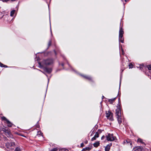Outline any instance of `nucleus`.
I'll return each instance as SVG.
<instances>
[{"mask_svg": "<svg viewBox=\"0 0 151 151\" xmlns=\"http://www.w3.org/2000/svg\"><path fill=\"white\" fill-rule=\"evenodd\" d=\"M51 43H52L51 40H49L48 43V47H49L51 45Z\"/></svg>", "mask_w": 151, "mask_h": 151, "instance_id": "nucleus-24", "label": "nucleus"}, {"mask_svg": "<svg viewBox=\"0 0 151 151\" xmlns=\"http://www.w3.org/2000/svg\"><path fill=\"white\" fill-rule=\"evenodd\" d=\"M106 139L108 141H113L116 139V137L114 136L113 134H108L106 136Z\"/></svg>", "mask_w": 151, "mask_h": 151, "instance_id": "nucleus-4", "label": "nucleus"}, {"mask_svg": "<svg viewBox=\"0 0 151 151\" xmlns=\"http://www.w3.org/2000/svg\"><path fill=\"white\" fill-rule=\"evenodd\" d=\"M83 146H84V144H83V143H82L81 144V147H83Z\"/></svg>", "mask_w": 151, "mask_h": 151, "instance_id": "nucleus-33", "label": "nucleus"}, {"mask_svg": "<svg viewBox=\"0 0 151 151\" xmlns=\"http://www.w3.org/2000/svg\"><path fill=\"white\" fill-rule=\"evenodd\" d=\"M53 63V60L52 59H48L43 60L42 62H38L40 67H42L44 65H51Z\"/></svg>", "mask_w": 151, "mask_h": 151, "instance_id": "nucleus-2", "label": "nucleus"}, {"mask_svg": "<svg viewBox=\"0 0 151 151\" xmlns=\"http://www.w3.org/2000/svg\"><path fill=\"white\" fill-rule=\"evenodd\" d=\"M112 114V113L109 111L106 112V116L107 118L111 121L113 120V117H112V115H111Z\"/></svg>", "mask_w": 151, "mask_h": 151, "instance_id": "nucleus-5", "label": "nucleus"}, {"mask_svg": "<svg viewBox=\"0 0 151 151\" xmlns=\"http://www.w3.org/2000/svg\"><path fill=\"white\" fill-rule=\"evenodd\" d=\"M15 12V10H13L11 12L10 16L12 17H13L14 14Z\"/></svg>", "mask_w": 151, "mask_h": 151, "instance_id": "nucleus-18", "label": "nucleus"}, {"mask_svg": "<svg viewBox=\"0 0 151 151\" xmlns=\"http://www.w3.org/2000/svg\"><path fill=\"white\" fill-rule=\"evenodd\" d=\"M117 109L116 110L115 115L117 121L119 124L122 122V118L121 110V107L119 105L117 106Z\"/></svg>", "mask_w": 151, "mask_h": 151, "instance_id": "nucleus-1", "label": "nucleus"}, {"mask_svg": "<svg viewBox=\"0 0 151 151\" xmlns=\"http://www.w3.org/2000/svg\"><path fill=\"white\" fill-rule=\"evenodd\" d=\"M6 135L8 137H12V135L11 133V132L9 130V129H8L6 132L5 133Z\"/></svg>", "mask_w": 151, "mask_h": 151, "instance_id": "nucleus-6", "label": "nucleus"}, {"mask_svg": "<svg viewBox=\"0 0 151 151\" xmlns=\"http://www.w3.org/2000/svg\"><path fill=\"white\" fill-rule=\"evenodd\" d=\"M104 96H102V98H104Z\"/></svg>", "mask_w": 151, "mask_h": 151, "instance_id": "nucleus-39", "label": "nucleus"}, {"mask_svg": "<svg viewBox=\"0 0 151 151\" xmlns=\"http://www.w3.org/2000/svg\"><path fill=\"white\" fill-rule=\"evenodd\" d=\"M6 123L7 124V126L8 127H12V124L9 120L7 121Z\"/></svg>", "mask_w": 151, "mask_h": 151, "instance_id": "nucleus-11", "label": "nucleus"}, {"mask_svg": "<svg viewBox=\"0 0 151 151\" xmlns=\"http://www.w3.org/2000/svg\"><path fill=\"white\" fill-rule=\"evenodd\" d=\"M124 144H127L128 145H131L132 144L131 141L129 139L124 140Z\"/></svg>", "mask_w": 151, "mask_h": 151, "instance_id": "nucleus-9", "label": "nucleus"}, {"mask_svg": "<svg viewBox=\"0 0 151 151\" xmlns=\"http://www.w3.org/2000/svg\"><path fill=\"white\" fill-rule=\"evenodd\" d=\"M83 77L85 78L88 79V80L91 81L92 80V78L90 76H83Z\"/></svg>", "mask_w": 151, "mask_h": 151, "instance_id": "nucleus-15", "label": "nucleus"}, {"mask_svg": "<svg viewBox=\"0 0 151 151\" xmlns=\"http://www.w3.org/2000/svg\"><path fill=\"white\" fill-rule=\"evenodd\" d=\"M129 68H133V65L132 64L130 63L129 65Z\"/></svg>", "mask_w": 151, "mask_h": 151, "instance_id": "nucleus-29", "label": "nucleus"}, {"mask_svg": "<svg viewBox=\"0 0 151 151\" xmlns=\"http://www.w3.org/2000/svg\"><path fill=\"white\" fill-rule=\"evenodd\" d=\"M105 138V137L104 136H103L101 138V139L102 140H103Z\"/></svg>", "mask_w": 151, "mask_h": 151, "instance_id": "nucleus-34", "label": "nucleus"}, {"mask_svg": "<svg viewBox=\"0 0 151 151\" xmlns=\"http://www.w3.org/2000/svg\"><path fill=\"white\" fill-rule=\"evenodd\" d=\"M147 66L149 70H151V65H147Z\"/></svg>", "mask_w": 151, "mask_h": 151, "instance_id": "nucleus-25", "label": "nucleus"}, {"mask_svg": "<svg viewBox=\"0 0 151 151\" xmlns=\"http://www.w3.org/2000/svg\"><path fill=\"white\" fill-rule=\"evenodd\" d=\"M142 149V147H139L137 148L135 150V151H141Z\"/></svg>", "mask_w": 151, "mask_h": 151, "instance_id": "nucleus-13", "label": "nucleus"}, {"mask_svg": "<svg viewBox=\"0 0 151 151\" xmlns=\"http://www.w3.org/2000/svg\"><path fill=\"white\" fill-rule=\"evenodd\" d=\"M96 138L95 137V136H94L93 137V138H91V141H93V140H96Z\"/></svg>", "mask_w": 151, "mask_h": 151, "instance_id": "nucleus-28", "label": "nucleus"}, {"mask_svg": "<svg viewBox=\"0 0 151 151\" xmlns=\"http://www.w3.org/2000/svg\"><path fill=\"white\" fill-rule=\"evenodd\" d=\"M115 99L116 98H114L113 99H109V100L108 101L110 103L112 104L114 101Z\"/></svg>", "mask_w": 151, "mask_h": 151, "instance_id": "nucleus-17", "label": "nucleus"}, {"mask_svg": "<svg viewBox=\"0 0 151 151\" xmlns=\"http://www.w3.org/2000/svg\"><path fill=\"white\" fill-rule=\"evenodd\" d=\"M59 151H68V150H67V149H65V150L63 149V150H59Z\"/></svg>", "mask_w": 151, "mask_h": 151, "instance_id": "nucleus-32", "label": "nucleus"}, {"mask_svg": "<svg viewBox=\"0 0 151 151\" xmlns=\"http://www.w3.org/2000/svg\"><path fill=\"white\" fill-rule=\"evenodd\" d=\"M42 133L40 131H38L37 132V135H42Z\"/></svg>", "mask_w": 151, "mask_h": 151, "instance_id": "nucleus-27", "label": "nucleus"}, {"mask_svg": "<svg viewBox=\"0 0 151 151\" xmlns=\"http://www.w3.org/2000/svg\"><path fill=\"white\" fill-rule=\"evenodd\" d=\"M88 142V141L87 140H86L85 142V143H86V144H87Z\"/></svg>", "mask_w": 151, "mask_h": 151, "instance_id": "nucleus-35", "label": "nucleus"}, {"mask_svg": "<svg viewBox=\"0 0 151 151\" xmlns=\"http://www.w3.org/2000/svg\"><path fill=\"white\" fill-rule=\"evenodd\" d=\"M15 146V143L14 142H11L10 143V147H14Z\"/></svg>", "mask_w": 151, "mask_h": 151, "instance_id": "nucleus-20", "label": "nucleus"}, {"mask_svg": "<svg viewBox=\"0 0 151 151\" xmlns=\"http://www.w3.org/2000/svg\"><path fill=\"white\" fill-rule=\"evenodd\" d=\"M0 66L1 67H7V66L6 65H4L2 63L0 62Z\"/></svg>", "mask_w": 151, "mask_h": 151, "instance_id": "nucleus-21", "label": "nucleus"}, {"mask_svg": "<svg viewBox=\"0 0 151 151\" xmlns=\"http://www.w3.org/2000/svg\"><path fill=\"white\" fill-rule=\"evenodd\" d=\"M137 142H140L142 144L145 145V143L143 142L142 140L140 138H138L137 139Z\"/></svg>", "mask_w": 151, "mask_h": 151, "instance_id": "nucleus-16", "label": "nucleus"}, {"mask_svg": "<svg viewBox=\"0 0 151 151\" xmlns=\"http://www.w3.org/2000/svg\"><path fill=\"white\" fill-rule=\"evenodd\" d=\"M8 129H6L5 128H2V130L5 133Z\"/></svg>", "mask_w": 151, "mask_h": 151, "instance_id": "nucleus-26", "label": "nucleus"}, {"mask_svg": "<svg viewBox=\"0 0 151 151\" xmlns=\"http://www.w3.org/2000/svg\"><path fill=\"white\" fill-rule=\"evenodd\" d=\"M99 132H100V130L99 129L98 130V131L96 132L94 135V136L96 138L98 137H99Z\"/></svg>", "mask_w": 151, "mask_h": 151, "instance_id": "nucleus-14", "label": "nucleus"}, {"mask_svg": "<svg viewBox=\"0 0 151 151\" xmlns=\"http://www.w3.org/2000/svg\"><path fill=\"white\" fill-rule=\"evenodd\" d=\"M6 146L7 148H10V143L8 142L6 144Z\"/></svg>", "mask_w": 151, "mask_h": 151, "instance_id": "nucleus-19", "label": "nucleus"}, {"mask_svg": "<svg viewBox=\"0 0 151 151\" xmlns=\"http://www.w3.org/2000/svg\"><path fill=\"white\" fill-rule=\"evenodd\" d=\"M111 145V144H109L107 145L105 148V151H109L110 148V146Z\"/></svg>", "mask_w": 151, "mask_h": 151, "instance_id": "nucleus-8", "label": "nucleus"}, {"mask_svg": "<svg viewBox=\"0 0 151 151\" xmlns=\"http://www.w3.org/2000/svg\"><path fill=\"white\" fill-rule=\"evenodd\" d=\"M55 55H56V52H55Z\"/></svg>", "mask_w": 151, "mask_h": 151, "instance_id": "nucleus-40", "label": "nucleus"}, {"mask_svg": "<svg viewBox=\"0 0 151 151\" xmlns=\"http://www.w3.org/2000/svg\"><path fill=\"white\" fill-rule=\"evenodd\" d=\"M14 151H21V150L19 147H17L16 148Z\"/></svg>", "mask_w": 151, "mask_h": 151, "instance_id": "nucleus-23", "label": "nucleus"}, {"mask_svg": "<svg viewBox=\"0 0 151 151\" xmlns=\"http://www.w3.org/2000/svg\"><path fill=\"white\" fill-rule=\"evenodd\" d=\"M123 33V29L122 28H120L119 31V41L122 43L124 42V39L122 38Z\"/></svg>", "mask_w": 151, "mask_h": 151, "instance_id": "nucleus-3", "label": "nucleus"}, {"mask_svg": "<svg viewBox=\"0 0 151 151\" xmlns=\"http://www.w3.org/2000/svg\"><path fill=\"white\" fill-rule=\"evenodd\" d=\"M99 142H96L94 143L93 145L96 147H97L99 145Z\"/></svg>", "mask_w": 151, "mask_h": 151, "instance_id": "nucleus-10", "label": "nucleus"}, {"mask_svg": "<svg viewBox=\"0 0 151 151\" xmlns=\"http://www.w3.org/2000/svg\"><path fill=\"white\" fill-rule=\"evenodd\" d=\"M62 66H63V65H64L63 64H62Z\"/></svg>", "mask_w": 151, "mask_h": 151, "instance_id": "nucleus-38", "label": "nucleus"}, {"mask_svg": "<svg viewBox=\"0 0 151 151\" xmlns=\"http://www.w3.org/2000/svg\"><path fill=\"white\" fill-rule=\"evenodd\" d=\"M3 2H7V1H9V0H1Z\"/></svg>", "mask_w": 151, "mask_h": 151, "instance_id": "nucleus-31", "label": "nucleus"}, {"mask_svg": "<svg viewBox=\"0 0 151 151\" xmlns=\"http://www.w3.org/2000/svg\"><path fill=\"white\" fill-rule=\"evenodd\" d=\"M91 149V148L90 147H86L85 148H83V149L82 150L83 151H90Z\"/></svg>", "mask_w": 151, "mask_h": 151, "instance_id": "nucleus-12", "label": "nucleus"}, {"mask_svg": "<svg viewBox=\"0 0 151 151\" xmlns=\"http://www.w3.org/2000/svg\"><path fill=\"white\" fill-rule=\"evenodd\" d=\"M128 0H124L125 1H127Z\"/></svg>", "mask_w": 151, "mask_h": 151, "instance_id": "nucleus-37", "label": "nucleus"}, {"mask_svg": "<svg viewBox=\"0 0 151 151\" xmlns=\"http://www.w3.org/2000/svg\"><path fill=\"white\" fill-rule=\"evenodd\" d=\"M57 149L56 148H54L52 149L50 151H57Z\"/></svg>", "mask_w": 151, "mask_h": 151, "instance_id": "nucleus-30", "label": "nucleus"}, {"mask_svg": "<svg viewBox=\"0 0 151 151\" xmlns=\"http://www.w3.org/2000/svg\"><path fill=\"white\" fill-rule=\"evenodd\" d=\"M4 121H5L7 122L8 120L5 117L3 116L1 118Z\"/></svg>", "mask_w": 151, "mask_h": 151, "instance_id": "nucleus-22", "label": "nucleus"}, {"mask_svg": "<svg viewBox=\"0 0 151 151\" xmlns=\"http://www.w3.org/2000/svg\"><path fill=\"white\" fill-rule=\"evenodd\" d=\"M44 70L48 73H51L52 71V69L50 68H44Z\"/></svg>", "mask_w": 151, "mask_h": 151, "instance_id": "nucleus-7", "label": "nucleus"}, {"mask_svg": "<svg viewBox=\"0 0 151 151\" xmlns=\"http://www.w3.org/2000/svg\"><path fill=\"white\" fill-rule=\"evenodd\" d=\"M12 1H15L16 0H11Z\"/></svg>", "mask_w": 151, "mask_h": 151, "instance_id": "nucleus-36", "label": "nucleus"}]
</instances>
